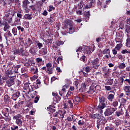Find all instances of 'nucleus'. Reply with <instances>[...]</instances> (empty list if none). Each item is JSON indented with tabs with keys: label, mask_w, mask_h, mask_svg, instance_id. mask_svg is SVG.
<instances>
[{
	"label": "nucleus",
	"mask_w": 130,
	"mask_h": 130,
	"mask_svg": "<svg viewBox=\"0 0 130 130\" xmlns=\"http://www.w3.org/2000/svg\"><path fill=\"white\" fill-rule=\"evenodd\" d=\"M99 101L100 103L96 109L98 111L100 110V113H102L103 112V109L106 107V105H107V99L104 96H101L99 98Z\"/></svg>",
	"instance_id": "f257e3e1"
},
{
	"label": "nucleus",
	"mask_w": 130,
	"mask_h": 130,
	"mask_svg": "<svg viewBox=\"0 0 130 130\" xmlns=\"http://www.w3.org/2000/svg\"><path fill=\"white\" fill-rule=\"evenodd\" d=\"M65 23L63 24V28L64 29H69V32L71 33H73V22L71 20L68 19L66 20Z\"/></svg>",
	"instance_id": "f03ea898"
},
{
	"label": "nucleus",
	"mask_w": 130,
	"mask_h": 130,
	"mask_svg": "<svg viewBox=\"0 0 130 130\" xmlns=\"http://www.w3.org/2000/svg\"><path fill=\"white\" fill-rule=\"evenodd\" d=\"M15 14H16L15 11L10 10L9 13L5 16V21L8 22L9 23H12V21H13V17L15 16Z\"/></svg>",
	"instance_id": "7ed1b4c3"
},
{
	"label": "nucleus",
	"mask_w": 130,
	"mask_h": 130,
	"mask_svg": "<svg viewBox=\"0 0 130 130\" xmlns=\"http://www.w3.org/2000/svg\"><path fill=\"white\" fill-rule=\"evenodd\" d=\"M117 108H112L110 107L106 109L104 112V115L105 116H109V115H112L113 113H114L115 111H116Z\"/></svg>",
	"instance_id": "20e7f679"
},
{
	"label": "nucleus",
	"mask_w": 130,
	"mask_h": 130,
	"mask_svg": "<svg viewBox=\"0 0 130 130\" xmlns=\"http://www.w3.org/2000/svg\"><path fill=\"white\" fill-rule=\"evenodd\" d=\"M13 53L14 55H22V56H24V47L22 46L20 48H19L15 49Z\"/></svg>",
	"instance_id": "39448f33"
},
{
	"label": "nucleus",
	"mask_w": 130,
	"mask_h": 130,
	"mask_svg": "<svg viewBox=\"0 0 130 130\" xmlns=\"http://www.w3.org/2000/svg\"><path fill=\"white\" fill-rule=\"evenodd\" d=\"M46 67L47 68L46 73H47V74H49V75H51V74H53V65L52 67V63L50 62L47 63L46 65Z\"/></svg>",
	"instance_id": "423d86ee"
},
{
	"label": "nucleus",
	"mask_w": 130,
	"mask_h": 130,
	"mask_svg": "<svg viewBox=\"0 0 130 130\" xmlns=\"http://www.w3.org/2000/svg\"><path fill=\"white\" fill-rule=\"evenodd\" d=\"M97 88H100V86H94L92 85L91 86H90L87 93H88V94H93V93L95 92L96 90H97Z\"/></svg>",
	"instance_id": "0eeeda50"
},
{
	"label": "nucleus",
	"mask_w": 130,
	"mask_h": 130,
	"mask_svg": "<svg viewBox=\"0 0 130 130\" xmlns=\"http://www.w3.org/2000/svg\"><path fill=\"white\" fill-rule=\"evenodd\" d=\"M9 78L6 81V85L9 87H12L13 85H15V79L13 78V77Z\"/></svg>",
	"instance_id": "6e6552de"
},
{
	"label": "nucleus",
	"mask_w": 130,
	"mask_h": 130,
	"mask_svg": "<svg viewBox=\"0 0 130 130\" xmlns=\"http://www.w3.org/2000/svg\"><path fill=\"white\" fill-rule=\"evenodd\" d=\"M102 70L104 73V78L107 79V78L110 76V71H109V69L104 67L102 68Z\"/></svg>",
	"instance_id": "1a4fd4ad"
},
{
	"label": "nucleus",
	"mask_w": 130,
	"mask_h": 130,
	"mask_svg": "<svg viewBox=\"0 0 130 130\" xmlns=\"http://www.w3.org/2000/svg\"><path fill=\"white\" fill-rule=\"evenodd\" d=\"M81 51H83V53H92L91 52V48L88 46H83L81 47Z\"/></svg>",
	"instance_id": "9d476101"
},
{
	"label": "nucleus",
	"mask_w": 130,
	"mask_h": 130,
	"mask_svg": "<svg viewBox=\"0 0 130 130\" xmlns=\"http://www.w3.org/2000/svg\"><path fill=\"white\" fill-rule=\"evenodd\" d=\"M105 123H106V120H105V119H101L100 121L98 120L96 125L98 129H99L100 128V125H105Z\"/></svg>",
	"instance_id": "9b49d317"
},
{
	"label": "nucleus",
	"mask_w": 130,
	"mask_h": 130,
	"mask_svg": "<svg viewBox=\"0 0 130 130\" xmlns=\"http://www.w3.org/2000/svg\"><path fill=\"white\" fill-rule=\"evenodd\" d=\"M14 93L12 95V99L14 101H16L19 97H20V95H21V93H20L19 91H13V92Z\"/></svg>",
	"instance_id": "f8f14e48"
},
{
	"label": "nucleus",
	"mask_w": 130,
	"mask_h": 130,
	"mask_svg": "<svg viewBox=\"0 0 130 130\" xmlns=\"http://www.w3.org/2000/svg\"><path fill=\"white\" fill-rule=\"evenodd\" d=\"M74 104H79L80 102H82L81 100V98L80 96L78 95L75 97V100H73Z\"/></svg>",
	"instance_id": "ddd939ff"
},
{
	"label": "nucleus",
	"mask_w": 130,
	"mask_h": 130,
	"mask_svg": "<svg viewBox=\"0 0 130 130\" xmlns=\"http://www.w3.org/2000/svg\"><path fill=\"white\" fill-rule=\"evenodd\" d=\"M91 63L93 66H95V67H97V68H98V67L100 66V64H99V59H98V58H96L95 59L92 60L91 61Z\"/></svg>",
	"instance_id": "4468645a"
},
{
	"label": "nucleus",
	"mask_w": 130,
	"mask_h": 130,
	"mask_svg": "<svg viewBox=\"0 0 130 130\" xmlns=\"http://www.w3.org/2000/svg\"><path fill=\"white\" fill-rule=\"evenodd\" d=\"M84 15L85 21H88V20H89V19L90 18V16L91 15V14L90 13V11H87V12L85 11Z\"/></svg>",
	"instance_id": "2eb2a0df"
},
{
	"label": "nucleus",
	"mask_w": 130,
	"mask_h": 130,
	"mask_svg": "<svg viewBox=\"0 0 130 130\" xmlns=\"http://www.w3.org/2000/svg\"><path fill=\"white\" fill-rule=\"evenodd\" d=\"M22 4V7L25 9H27V8H28V5L30 4V2H29V0H24Z\"/></svg>",
	"instance_id": "dca6fc26"
},
{
	"label": "nucleus",
	"mask_w": 130,
	"mask_h": 130,
	"mask_svg": "<svg viewBox=\"0 0 130 130\" xmlns=\"http://www.w3.org/2000/svg\"><path fill=\"white\" fill-rule=\"evenodd\" d=\"M39 53L42 54V55H45L47 54V49L46 48H44L39 51Z\"/></svg>",
	"instance_id": "f3484780"
},
{
	"label": "nucleus",
	"mask_w": 130,
	"mask_h": 130,
	"mask_svg": "<svg viewBox=\"0 0 130 130\" xmlns=\"http://www.w3.org/2000/svg\"><path fill=\"white\" fill-rule=\"evenodd\" d=\"M114 123L116 124V126H119L122 124V122L119 119H117L114 121Z\"/></svg>",
	"instance_id": "a211bd4d"
},
{
	"label": "nucleus",
	"mask_w": 130,
	"mask_h": 130,
	"mask_svg": "<svg viewBox=\"0 0 130 130\" xmlns=\"http://www.w3.org/2000/svg\"><path fill=\"white\" fill-rule=\"evenodd\" d=\"M10 27H11V26L9 25V23H8L7 21H5L4 22V31L6 32L7 30H8L9 29H10Z\"/></svg>",
	"instance_id": "6ab92c4d"
},
{
	"label": "nucleus",
	"mask_w": 130,
	"mask_h": 130,
	"mask_svg": "<svg viewBox=\"0 0 130 130\" xmlns=\"http://www.w3.org/2000/svg\"><path fill=\"white\" fill-rule=\"evenodd\" d=\"M102 53H103V54H108L109 55H110V57H111V56L110 55V50L109 49V48L105 49L102 52Z\"/></svg>",
	"instance_id": "aec40b11"
},
{
	"label": "nucleus",
	"mask_w": 130,
	"mask_h": 130,
	"mask_svg": "<svg viewBox=\"0 0 130 130\" xmlns=\"http://www.w3.org/2000/svg\"><path fill=\"white\" fill-rule=\"evenodd\" d=\"M106 85H112L113 84V79L108 78L106 80Z\"/></svg>",
	"instance_id": "412c9836"
},
{
	"label": "nucleus",
	"mask_w": 130,
	"mask_h": 130,
	"mask_svg": "<svg viewBox=\"0 0 130 130\" xmlns=\"http://www.w3.org/2000/svg\"><path fill=\"white\" fill-rule=\"evenodd\" d=\"M13 74H15V71H14V69L7 72L6 73V75L8 77H9V78H12V77H10V75L12 76V75H13Z\"/></svg>",
	"instance_id": "4be33fe9"
},
{
	"label": "nucleus",
	"mask_w": 130,
	"mask_h": 130,
	"mask_svg": "<svg viewBox=\"0 0 130 130\" xmlns=\"http://www.w3.org/2000/svg\"><path fill=\"white\" fill-rule=\"evenodd\" d=\"M2 118L3 119H5V121H6L7 122H10V121H11L12 118L10 116L8 115L7 116L5 117H2Z\"/></svg>",
	"instance_id": "5701e85b"
},
{
	"label": "nucleus",
	"mask_w": 130,
	"mask_h": 130,
	"mask_svg": "<svg viewBox=\"0 0 130 130\" xmlns=\"http://www.w3.org/2000/svg\"><path fill=\"white\" fill-rule=\"evenodd\" d=\"M91 118H93V119H100L101 118V117L100 116V115L99 114H94L92 115H91Z\"/></svg>",
	"instance_id": "b1692460"
},
{
	"label": "nucleus",
	"mask_w": 130,
	"mask_h": 130,
	"mask_svg": "<svg viewBox=\"0 0 130 130\" xmlns=\"http://www.w3.org/2000/svg\"><path fill=\"white\" fill-rule=\"evenodd\" d=\"M32 14H27L24 15V19H25V20H32Z\"/></svg>",
	"instance_id": "393cba45"
},
{
	"label": "nucleus",
	"mask_w": 130,
	"mask_h": 130,
	"mask_svg": "<svg viewBox=\"0 0 130 130\" xmlns=\"http://www.w3.org/2000/svg\"><path fill=\"white\" fill-rule=\"evenodd\" d=\"M4 99L5 102H6V103H9V102H10V101H11V99H10V97L9 96V95H8V94H6L4 96Z\"/></svg>",
	"instance_id": "a878e982"
},
{
	"label": "nucleus",
	"mask_w": 130,
	"mask_h": 130,
	"mask_svg": "<svg viewBox=\"0 0 130 130\" xmlns=\"http://www.w3.org/2000/svg\"><path fill=\"white\" fill-rule=\"evenodd\" d=\"M107 99L109 100V101H110L111 102H112L113 99H114V94H110L107 96Z\"/></svg>",
	"instance_id": "bb28decb"
},
{
	"label": "nucleus",
	"mask_w": 130,
	"mask_h": 130,
	"mask_svg": "<svg viewBox=\"0 0 130 130\" xmlns=\"http://www.w3.org/2000/svg\"><path fill=\"white\" fill-rule=\"evenodd\" d=\"M53 108H55V107L50 105L49 107L47 108V109L48 111H50V112H52V113H53V112H55V109H53Z\"/></svg>",
	"instance_id": "cd10ccee"
},
{
	"label": "nucleus",
	"mask_w": 130,
	"mask_h": 130,
	"mask_svg": "<svg viewBox=\"0 0 130 130\" xmlns=\"http://www.w3.org/2000/svg\"><path fill=\"white\" fill-rule=\"evenodd\" d=\"M20 68H21V64H18L15 66L14 69L15 74L19 73V69H20Z\"/></svg>",
	"instance_id": "c85d7f7f"
},
{
	"label": "nucleus",
	"mask_w": 130,
	"mask_h": 130,
	"mask_svg": "<svg viewBox=\"0 0 130 130\" xmlns=\"http://www.w3.org/2000/svg\"><path fill=\"white\" fill-rule=\"evenodd\" d=\"M17 16L18 18L15 20V22H20L21 21V18H23V15H22L21 13H17Z\"/></svg>",
	"instance_id": "c756f323"
},
{
	"label": "nucleus",
	"mask_w": 130,
	"mask_h": 130,
	"mask_svg": "<svg viewBox=\"0 0 130 130\" xmlns=\"http://www.w3.org/2000/svg\"><path fill=\"white\" fill-rule=\"evenodd\" d=\"M35 43L38 46L39 49H41L42 47H43V44H42L41 43H40L38 41H36Z\"/></svg>",
	"instance_id": "7c9ffc66"
},
{
	"label": "nucleus",
	"mask_w": 130,
	"mask_h": 130,
	"mask_svg": "<svg viewBox=\"0 0 130 130\" xmlns=\"http://www.w3.org/2000/svg\"><path fill=\"white\" fill-rule=\"evenodd\" d=\"M31 44H33V41H32V40H31V39L30 38H28L27 41L26 43L27 46L28 47H30V46H31Z\"/></svg>",
	"instance_id": "2f4dec72"
},
{
	"label": "nucleus",
	"mask_w": 130,
	"mask_h": 130,
	"mask_svg": "<svg viewBox=\"0 0 130 130\" xmlns=\"http://www.w3.org/2000/svg\"><path fill=\"white\" fill-rule=\"evenodd\" d=\"M86 84L85 83H82L81 84V86L80 89H79V91L80 92H84V90H86Z\"/></svg>",
	"instance_id": "473e14b6"
},
{
	"label": "nucleus",
	"mask_w": 130,
	"mask_h": 130,
	"mask_svg": "<svg viewBox=\"0 0 130 130\" xmlns=\"http://www.w3.org/2000/svg\"><path fill=\"white\" fill-rule=\"evenodd\" d=\"M31 73H33L34 74H37L38 73V68L35 67V68H32L31 69Z\"/></svg>",
	"instance_id": "72a5a7b5"
},
{
	"label": "nucleus",
	"mask_w": 130,
	"mask_h": 130,
	"mask_svg": "<svg viewBox=\"0 0 130 130\" xmlns=\"http://www.w3.org/2000/svg\"><path fill=\"white\" fill-rule=\"evenodd\" d=\"M29 52L30 53H31V54H35L36 50L34 47H30Z\"/></svg>",
	"instance_id": "f704fd0d"
},
{
	"label": "nucleus",
	"mask_w": 130,
	"mask_h": 130,
	"mask_svg": "<svg viewBox=\"0 0 130 130\" xmlns=\"http://www.w3.org/2000/svg\"><path fill=\"white\" fill-rule=\"evenodd\" d=\"M31 86V91H35V90L36 89H38L39 87H38V84H34Z\"/></svg>",
	"instance_id": "c9c22d12"
},
{
	"label": "nucleus",
	"mask_w": 130,
	"mask_h": 130,
	"mask_svg": "<svg viewBox=\"0 0 130 130\" xmlns=\"http://www.w3.org/2000/svg\"><path fill=\"white\" fill-rule=\"evenodd\" d=\"M124 79H125V76H123L121 77H120V86H122V84H123V82H124Z\"/></svg>",
	"instance_id": "e433bc0d"
},
{
	"label": "nucleus",
	"mask_w": 130,
	"mask_h": 130,
	"mask_svg": "<svg viewBox=\"0 0 130 130\" xmlns=\"http://www.w3.org/2000/svg\"><path fill=\"white\" fill-rule=\"evenodd\" d=\"M16 123H17L19 126H21L22 124H23V121L19 119L16 121Z\"/></svg>",
	"instance_id": "4c0bfd02"
},
{
	"label": "nucleus",
	"mask_w": 130,
	"mask_h": 130,
	"mask_svg": "<svg viewBox=\"0 0 130 130\" xmlns=\"http://www.w3.org/2000/svg\"><path fill=\"white\" fill-rule=\"evenodd\" d=\"M24 89L25 90H28L29 89V92H31V91H32L31 90V89H30V87H29V84L28 83H26L25 84H24Z\"/></svg>",
	"instance_id": "58836bf2"
},
{
	"label": "nucleus",
	"mask_w": 130,
	"mask_h": 130,
	"mask_svg": "<svg viewBox=\"0 0 130 130\" xmlns=\"http://www.w3.org/2000/svg\"><path fill=\"white\" fill-rule=\"evenodd\" d=\"M78 10H82L83 9V1H81L77 7Z\"/></svg>",
	"instance_id": "ea45409f"
},
{
	"label": "nucleus",
	"mask_w": 130,
	"mask_h": 130,
	"mask_svg": "<svg viewBox=\"0 0 130 130\" xmlns=\"http://www.w3.org/2000/svg\"><path fill=\"white\" fill-rule=\"evenodd\" d=\"M123 123L124 125L126 126L127 127H130V121L127 122L126 120L123 121Z\"/></svg>",
	"instance_id": "a19ab883"
},
{
	"label": "nucleus",
	"mask_w": 130,
	"mask_h": 130,
	"mask_svg": "<svg viewBox=\"0 0 130 130\" xmlns=\"http://www.w3.org/2000/svg\"><path fill=\"white\" fill-rule=\"evenodd\" d=\"M12 33L14 36L17 35V33H18V29H17V28L14 27L12 29Z\"/></svg>",
	"instance_id": "79ce46f5"
},
{
	"label": "nucleus",
	"mask_w": 130,
	"mask_h": 130,
	"mask_svg": "<svg viewBox=\"0 0 130 130\" xmlns=\"http://www.w3.org/2000/svg\"><path fill=\"white\" fill-rule=\"evenodd\" d=\"M118 67L119 69H123L126 66L124 63H121Z\"/></svg>",
	"instance_id": "37998d69"
},
{
	"label": "nucleus",
	"mask_w": 130,
	"mask_h": 130,
	"mask_svg": "<svg viewBox=\"0 0 130 130\" xmlns=\"http://www.w3.org/2000/svg\"><path fill=\"white\" fill-rule=\"evenodd\" d=\"M64 43V42H63V41H57L56 42V45H57V46H60V45H63Z\"/></svg>",
	"instance_id": "c03bdc74"
},
{
	"label": "nucleus",
	"mask_w": 130,
	"mask_h": 130,
	"mask_svg": "<svg viewBox=\"0 0 130 130\" xmlns=\"http://www.w3.org/2000/svg\"><path fill=\"white\" fill-rule=\"evenodd\" d=\"M55 98L56 99V103H58V102H59V101H60V99H61V98H60V96H59V95H58V94L57 95H56V97Z\"/></svg>",
	"instance_id": "a18cd8bd"
},
{
	"label": "nucleus",
	"mask_w": 130,
	"mask_h": 130,
	"mask_svg": "<svg viewBox=\"0 0 130 130\" xmlns=\"http://www.w3.org/2000/svg\"><path fill=\"white\" fill-rule=\"evenodd\" d=\"M67 120L68 121H72V120H73V119H74V115H70L68 118H67Z\"/></svg>",
	"instance_id": "49530a36"
},
{
	"label": "nucleus",
	"mask_w": 130,
	"mask_h": 130,
	"mask_svg": "<svg viewBox=\"0 0 130 130\" xmlns=\"http://www.w3.org/2000/svg\"><path fill=\"white\" fill-rule=\"evenodd\" d=\"M129 89H130V86H125L124 88L126 93H129V92H130Z\"/></svg>",
	"instance_id": "de8ad7c7"
},
{
	"label": "nucleus",
	"mask_w": 130,
	"mask_h": 130,
	"mask_svg": "<svg viewBox=\"0 0 130 130\" xmlns=\"http://www.w3.org/2000/svg\"><path fill=\"white\" fill-rule=\"evenodd\" d=\"M125 32H126V33H127L128 34L130 33V26L129 25L126 26Z\"/></svg>",
	"instance_id": "09e8293b"
},
{
	"label": "nucleus",
	"mask_w": 130,
	"mask_h": 130,
	"mask_svg": "<svg viewBox=\"0 0 130 130\" xmlns=\"http://www.w3.org/2000/svg\"><path fill=\"white\" fill-rule=\"evenodd\" d=\"M55 10V8L53 6H49V9H48V12H51V11H53Z\"/></svg>",
	"instance_id": "8fccbe9b"
},
{
	"label": "nucleus",
	"mask_w": 130,
	"mask_h": 130,
	"mask_svg": "<svg viewBox=\"0 0 130 130\" xmlns=\"http://www.w3.org/2000/svg\"><path fill=\"white\" fill-rule=\"evenodd\" d=\"M112 105L114 107H117L118 106V102L114 101L112 103Z\"/></svg>",
	"instance_id": "3c124183"
},
{
	"label": "nucleus",
	"mask_w": 130,
	"mask_h": 130,
	"mask_svg": "<svg viewBox=\"0 0 130 130\" xmlns=\"http://www.w3.org/2000/svg\"><path fill=\"white\" fill-rule=\"evenodd\" d=\"M84 71L86 72V73H90V71H91V68H90L89 66H87L85 68Z\"/></svg>",
	"instance_id": "603ef678"
},
{
	"label": "nucleus",
	"mask_w": 130,
	"mask_h": 130,
	"mask_svg": "<svg viewBox=\"0 0 130 130\" xmlns=\"http://www.w3.org/2000/svg\"><path fill=\"white\" fill-rule=\"evenodd\" d=\"M17 28L18 29V30H19V31H21V32H24V29L23 28V27H22L21 26H17Z\"/></svg>",
	"instance_id": "864d4df0"
},
{
	"label": "nucleus",
	"mask_w": 130,
	"mask_h": 130,
	"mask_svg": "<svg viewBox=\"0 0 130 130\" xmlns=\"http://www.w3.org/2000/svg\"><path fill=\"white\" fill-rule=\"evenodd\" d=\"M87 58V57H86V56L85 55H83L81 57V60L82 61H83V62H86V59Z\"/></svg>",
	"instance_id": "5fc2aeb1"
},
{
	"label": "nucleus",
	"mask_w": 130,
	"mask_h": 130,
	"mask_svg": "<svg viewBox=\"0 0 130 130\" xmlns=\"http://www.w3.org/2000/svg\"><path fill=\"white\" fill-rule=\"evenodd\" d=\"M126 45L127 47H130V38H128L126 40Z\"/></svg>",
	"instance_id": "6e6d98bb"
},
{
	"label": "nucleus",
	"mask_w": 130,
	"mask_h": 130,
	"mask_svg": "<svg viewBox=\"0 0 130 130\" xmlns=\"http://www.w3.org/2000/svg\"><path fill=\"white\" fill-rule=\"evenodd\" d=\"M15 58H16V56L14 55H11L9 56V59L10 60H15Z\"/></svg>",
	"instance_id": "4d7b16f0"
},
{
	"label": "nucleus",
	"mask_w": 130,
	"mask_h": 130,
	"mask_svg": "<svg viewBox=\"0 0 130 130\" xmlns=\"http://www.w3.org/2000/svg\"><path fill=\"white\" fill-rule=\"evenodd\" d=\"M84 124H85V121H84L83 120H80L78 121L79 125H84Z\"/></svg>",
	"instance_id": "13d9d810"
},
{
	"label": "nucleus",
	"mask_w": 130,
	"mask_h": 130,
	"mask_svg": "<svg viewBox=\"0 0 130 130\" xmlns=\"http://www.w3.org/2000/svg\"><path fill=\"white\" fill-rule=\"evenodd\" d=\"M116 116H117L118 117H119V116H121V115H123L121 113L119 112V111H117L115 112Z\"/></svg>",
	"instance_id": "bf43d9fd"
},
{
	"label": "nucleus",
	"mask_w": 130,
	"mask_h": 130,
	"mask_svg": "<svg viewBox=\"0 0 130 130\" xmlns=\"http://www.w3.org/2000/svg\"><path fill=\"white\" fill-rule=\"evenodd\" d=\"M105 130H114V128L111 126H106L105 127Z\"/></svg>",
	"instance_id": "052dcab7"
},
{
	"label": "nucleus",
	"mask_w": 130,
	"mask_h": 130,
	"mask_svg": "<svg viewBox=\"0 0 130 130\" xmlns=\"http://www.w3.org/2000/svg\"><path fill=\"white\" fill-rule=\"evenodd\" d=\"M59 113V112H56L55 113H54L53 114V116L54 117H58V114Z\"/></svg>",
	"instance_id": "680f3d73"
},
{
	"label": "nucleus",
	"mask_w": 130,
	"mask_h": 130,
	"mask_svg": "<svg viewBox=\"0 0 130 130\" xmlns=\"http://www.w3.org/2000/svg\"><path fill=\"white\" fill-rule=\"evenodd\" d=\"M40 96H36L34 101V103H37L39 101Z\"/></svg>",
	"instance_id": "e2e57ef3"
},
{
	"label": "nucleus",
	"mask_w": 130,
	"mask_h": 130,
	"mask_svg": "<svg viewBox=\"0 0 130 130\" xmlns=\"http://www.w3.org/2000/svg\"><path fill=\"white\" fill-rule=\"evenodd\" d=\"M105 88L107 91H110V90H112V89L110 86H105Z\"/></svg>",
	"instance_id": "0e129e2a"
},
{
	"label": "nucleus",
	"mask_w": 130,
	"mask_h": 130,
	"mask_svg": "<svg viewBox=\"0 0 130 130\" xmlns=\"http://www.w3.org/2000/svg\"><path fill=\"white\" fill-rule=\"evenodd\" d=\"M126 112L125 113V116L126 118H129V114H128V112H127V110H125Z\"/></svg>",
	"instance_id": "69168bd1"
},
{
	"label": "nucleus",
	"mask_w": 130,
	"mask_h": 130,
	"mask_svg": "<svg viewBox=\"0 0 130 130\" xmlns=\"http://www.w3.org/2000/svg\"><path fill=\"white\" fill-rule=\"evenodd\" d=\"M120 45H122V44H117L116 46L115 47V49H116L117 50H119L120 49Z\"/></svg>",
	"instance_id": "338daca9"
},
{
	"label": "nucleus",
	"mask_w": 130,
	"mask_h": 130,
	"mask_svg": "<svg viewBox=\"0 0 130 130\" xmlns=\"http://www.w3.org/2000/svg\"><path fill=\"white\" fill-rule=\"evenodd\" d=\"M36 61L37 62H38V63L41 62L42 61V58H39V57L37 58L36 59Z\"/></svg>",
	"instance_id": "774afa93"
}]
</instances>
